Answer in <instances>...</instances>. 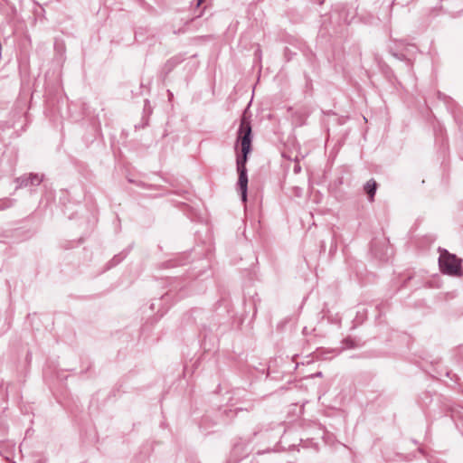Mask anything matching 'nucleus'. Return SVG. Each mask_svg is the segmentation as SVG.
<instances>
[{"label": "nucleus", "mask_w": 463, "mask_h": 463, "mask_svg": "<svg viewBox=\"0 0 463 463\" xmlns=\"http://www.w3.org/2000/svg\"><path fill=\"white\" fill-rule=\"evenodd\" d=\"M315 376H317V377H321V376H322V373H321V372H318V373H317L315 374Z\"/></svg>", "instance_id": "obj_6"}, {"label": "nucleus", "mask_w": 463, "mask_h": 463, "mask_svg": "<svg viewBox=\"0 0 463 463\" xmlns=\"http://www.w3.org/2000/svg\"><path fill=\"white\" fill-rule=\"evenodd\" d=\"M203 0H198L197 5H200L203 3Z\"/></svg>", "instance_id": "obj_8"}, {"label": "nucleus", "mask_w": 463, "mask_h": 463, "mask_svg": "<svg viewBox=\"0 0 463 463\" xmlns=\"http://www.w3.org/2000/svg\"><path fill=\"white\" fill-rule=\"evenodd\" d=\"M43 178L37 174H30L28 177L22 180V185H38L42 182Z\"/></svg>", "instance_id": "obj_5"}, {"label": "nucleus", "mask_w": 463, "mask_h": 463, "mask_svg": "<svg viewBox=\"0 0 463 463\" xmlns=\"http://www.w3.org/2000/svg\"><path fill=\"white\" fill-rule=\"evenodd\" d=\"M239 174L238 187L241 193V199L243 202L247 199V188H248V175L247 169L237 170Z\"/></svg>", "instance_id": "obj_3"}, {"label": "nucleus", "mask_w": 463, "mask_h": 463, "mask_svg": "<svg viewBox=\"0 0 463 463\" xmlns=\"http://www.w3.org/2000/svg\"><path fill=\"white\" fill-rule=\"evenodd\" d=\"M439 265L444 274L453 277H460L463 274L461 260L446 250H440Z\"/></svg>", "instance_id": "obj_2"}, {"label": "nucleus", "mask_w": 463, "mask_h": 463, "mask_svg": "<svg viewBox=\"0 0 463 463\" xmlns=\"http://www.w3.org/2000/svg\"><path fill=\"white\" fill-rule=\"evenodd\" d=\"M377 184L374 180L371 179L369 180L365 185H364V191L369 196V200L372 202L373 201V197L376 192Z\"/></svg>", "instance_id": "obj_4"}, {"label": "nucleus", "mask_w": 463, "mask_h": 463, "mask_svg": "<svg viewBox=\"0 0 463 463\" xmlns=\"http://www.w3.org/2000/svg\"><path fill=\"white\" fill-rule=\"evenodd\" d=\"M237 141L241 143V155L237 156V170L247 169L248 155L251 150V126L249 118L243 116L237 133Z\"/></svg>", "instance_id": "obj_1"}, {"label": "nucleus", "mask_w": 463, "mask_h": 463, "mask_svg": "<svg viewBox=\"0 0 463 463\" xmlns=\"http://www.w3.org/2000/svg\"><path fill=\"white\" fill-rule=\"evenodd\" d=\"M299 169H300V167H299V166H295V169H294V170H295V172H298V171H299Z\"/></svg>", "instance_id": "obj_7"}]
</instances>
